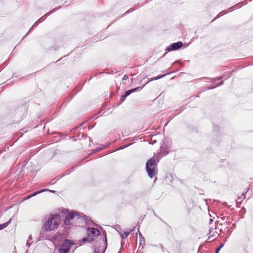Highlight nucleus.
Here are the masks:
<instances>
[{"label": "nucleus", "instance_id": "nucleus-7", "mask_svg": "<svg viewBox=\"0 0 253 253\" xmlns=\"http://www.w3.org/2000/svg\"><path fill=\"white\" fill-rule=\"evenodd\" d=\"M76 222L79 224V226H82L84 225H89L92 221L90 218L86 216L84 213L78 212Z\"/></svg>", "mask_w": 253, "mask_h": 253}, {"label": "nucleus", "instance_id": "nucleus-9", "mask_svg": "<svg viewBox=\"0 0 253 253\" xmlns=\"http://www.w3.org/2000/svg\"><path fill=\"white\" fill-rule=\"evenodd\" d=\"M183 43L182 42H174L171 43L170 45H169L166 48V50L168 52L177 50L181 48L183 46Z\"/></svg>", "mask_w": 253, "mask_h": 253}, {"label": "nucleus", "instance_id": "nucleus-25", "mask_svg": "<svg viewBox=\"0 0 253 253\" xmlns=\"http://www.w3.org/2000/svg\"><path fill=\"white\" fill-rule=\"evenodd\" d=\"M134 10V9L130 8V9H129V10H128L127 11H126V12L124 14H124H126V13H130V12H131L133 11Z\"/></svg>", "mask_w": 253, "mask_h": 253}, {"label": "nucleus", "instance_id": "nucleus-20", "mask_svg": "<svg viewBox=\"0 0 253 253\" xmlns=\"http://www.w3.org/2000/svg\"><path fill=\"white\" fill-rule=\"evenodd\" d=\"M223 244H221L215 250V253H218L221 249L223 247Z\"/></svg>", "mask_w": 253, "mask_h": 253}, {"label": "nucleus", "instance_id": "nucleus-49", "mask_svg": "<svg viewBox=\"0 0 253 253\" xmlns=\"http://www.w3.org/2000/svg\"><path fill=\"white\" fill-rule=\"evenodd\" d=\"M154 214L155 216H157V215L156 214V213L154 212Z\"/></svg>", "mask_w": 253, "mask_h": 253}, {"label": "nucleus", "instance_id": "nucleus-23", "mask_svg": "<svg viewBox=\"0 0 253 253\" xmlns=\"http://www.w3.org/2000/svg\"><path fill=\"white\" fill-rule=\"evenodd\" d=\"M216 235H218L217 234V232L216 231H215V232H213V233L209 237V239H211L212 237H215Z\"/></svg>", "mask_w": 253, "mask_h": 253}, {"label": "nucleus", "instance_id": "nucleus-3", "mask_svg": "<svg viewBox=\"0 0 253 253\" xmlns=\"http://www.w3.org/2000/svg\"><path fill=\"white\" fill-rule=\"evenodd\" d=\"M52 242L55 245L53 253H63V231H59L55 234Z\"/></svg>", "mask_w": 253, "mask_h": 253}, {"label": "nucleus", "instance_id": "nucleus-4", "mask_svg": "<svg viewBox=\"0 0 253 253\" xmlns=\"http://www.w3.org/2000/svg\"><path fill=\"white\" fill-rule=\"evenodd\" d=\"M146 170L148 176L152 178L158 173L157 164L156 162L154 156L150 158L146 163Z\"/></svg>", "mask_w": 253, "mask_h": 253}, {"label": "nucleus", "instance_id": "nucleus-18", "mask_svg": "<svg viewBox=\"0 0 253 253\" xmlns=\"http://www.w3.org/2000/svg\"><path fill=\"white\" fill-rule=\"evenodd\" d=\"M10 220L4 223L0 224V230L6 228L9 224Z\"/></svg>", "mask_w": 253, "mask_h": 253}, {"label": "nucleus", "instance_id": "nucleus-33", "mask_svg": "<svg viewBox=\"0 0 253 253\" xmlns=\"http://www.w3.org/2000/svg\"><path fill=\"white\" fill-rule=\"evenodd\" d=\"M26 246L27 247H30L31 246V244H30V243H29L28 241H27V242L26 243Z\"/></svg>", "mask_w": 253, "mask_h": 253}, {"label": "nucleus", "instance_id": "nucleus-37", "mask_svg": "<svg viewBox=\"0 0 253 253\" xmlns=\"http://www.w3.org/2000/svg\"><path fill=\"white\" fill-rule=\"evenodd\" d=\"M69 173H70V172H69V171H67L66 172V173H64V175H65V174H69Z\"/></svg>", "mask_w": 253, "mask_h": 253}, {"label": "nucleus", "instance_id": "nucleus-35", "mask_svg": "<svg viewBox=\"0 0 253 253\" xmlns=\"http://www.w3.org/2000/svg\"><path fill=\"white\" fill-rule=\"evenodd\" d=\"M216 86H213V87H208L207 88L208 89H213V88H214Z\"/></svg>", "mask_w": 253, "mask_h": 253}, {"label": "nucleus", "instance_id": "nucleus-41", "mask_svg": "<svg viewBox=\"0 0 253 253\" xmlns=\"http://www.w3.org/2000/svg\"><path fill=\"white\" fill-rule=\"evenodd\" d=\"M246 190H253L252 188L249 187L248 188V189H246Z\"/></svg>", "mask_w": 253, "mask_h": 253}, {"label": "nucleus", "instance_id": "nucleus-29", "mask_svg": "<svg viewBox=\"0 0 253 253\" xmlns=\"http://www.w3.org/2000/svg\"><path fill=\"white\" fill-rule=\"evenodd\" d=\"M159 247L160 248L162 249V251L164 252V246L162 244H159Z\"/></svg>", "mask_w": 253, "mask_h": 253}, {"label": "nucleus", "instance_id": "nucleus-32", "mask_svg": "<svg viewBox=\"0 0 253 253\" xmlns=\"http://www.w3.org/2000/svg\"><path fill=\"white\" fill-rule=\"evenodd\" d=\"M212 231H213L212 227H211L210 228V234H211V233L212 232Z\"/></svg>", "mask_w": 253, "mask_h": 253}, {"label": "nucleus", "instance_id": "nucleus-24", "mask_svg": "<svg viewBox=\"0 0 253 253\" xmlns=\"http://www.w3.org/2000/svg\"><path fill=\"white\" fill-rule=\"evenodd\" d=\"M39 23V22L38 21H37L34 23V24L33 25V26L31 28V29H30V30L29 31V32L26 34V35H27L29 33L30 31L32 30V29L33 28V27L34 26H37V25L38 24V23Z\"/></svg>", "mask_w": 253, "mask_h": 253}, {"label": "nucleus", "instance_id": "nucleus-26", "mask_svg": "<svg viewBox=\"0 0 253 253\" xmlns=\"http://www.w3.org/2000/svg\"><path fill=\"white\" fill-rule=\"evenodd\" d=\"M128 79V76L126 75H125L123 78V80H127Z\"/></svg>", "mask_w": 253, "mask_h": 253}, {"label": "nucleus", "instance_id": "nucleus-43", "mask_svg": "<svg viewBox=\"0 0 253 253\" xmlns=\"http://www.w3.org/2000/svg\"><path fill=\"white\" fill-rule=\"evenodd\" d=\"M41 190H49L47 188H44V189H42Z\"/></svg>", "mask_w": 253, "mask_h": 253}, {"label": "nucleus", "instance_id": "nucleus-13", "mask_svg": "<svg viewBox=\"0 0 253 253\" xmlns=\"http://www.w3.org/2000/svg\"><path fill=\"white\" fill-rule=\"evenodd\" d=\"M131 231L124 232V231H118L119 235L121 236L123 239L126 238Z\"/></svg>", "mask_w": 253, "mask_h": 253}, {"label": "nucleus", "instance_id": "nucleus-15", "mask_svg": "<svg viewBox=\"0 0 253 253\" xmlns=\"http://www.w3.org/2000/svg\"><path fill=\"white\" fill-rule=\"evenodd\" d=\"M43 191H37V192H34V193H33V194H30V195H28V196H27L25 197L24 198V200H27V199H29L30 198H31V197H33V196H35L37 195V194H38L39 193H41V192H43Z\"/></svg>", "mask_w": 253, "mask_h": 253}, {"label": "nucleus", "instance_id": "nucleus-39", "mask_svg": "<svg viewBox=\"0 0 253 253\" xmlns=\"http://www.w3.org/2000/svg\"><path fill=\"white\" fill-rule=\"evenodd\" d=\"M156 142H157V140H154V141L152 143V144H154L156 143Z\"/></svg>", "mask_w": 253, "mask_h": 253}, {"label": "nucleus", "instance_id": "nucleus-30", "mask_svg": "<svg viewBox=\"0 0 253 253\" xmlns=\"http://www.w3.org/2000/svg\"><path fill=\"white\" fill-rule=\"evenodd\" d=\"M223 14H221V13H219L217 15V16L214 18V20L216 19V18H218L219 17H220V16H222Z\"/></svg>", "mask_w": 253, "mask_h": 253}, {"label": "nucleus", "instance_id": "nucleus-45", "mask_svg": "<svg viewBox=\"0 0 253 253\" xmlns=\"http://www.w3.org/2000/svg\"><path fill=\"white\" fill-rule=\"evenodd\" d=\"M242 210H243V211H244V212H245L246 210H245V208H243L242 209Z\"/></svg>", "mask_w": 253, "mask_h": 253}, {"label": "nucleus", "instance_id": "nucleus-8", "mask_svg": "<svg viewBox=\"0 0 253 253\" xmlns=\"http://www.w3.org/2000/svg\"><path fill=\"white\" fill-rule=\"evenodd\" d=\"M144 86V85L135 87L134 88H131L130 89H129V90L126 91L125 92V93L121 96L120 100L121 101V102H123L125 100V98L127 96H128L129 95H130L131 93L134 92L136 91H139L140 90L142 89Z\"/></svg>", "mask_w": 253, "mask_h": 253}, {"label": "nucleus", "instance_id": "nucleus-21", "mask_svg": "<svg viewBox=\"0 0 253 253\" xmlns=\"http://www.w3.org/2000/svg\"><path fill=\"white\" fill-rule=\"evenodd\" d=\"M223 76H221L217 78H215L214 79H211V80H214V81H217V80H221L223 79ZM208 79H210V78H208Z\"/></svg>", "mask_w": 253, "mask_h": 253}, {"label": "nucleus", "instance_id": "nucleus-10", "mask_svg": "<svg viewBox=\"0 0 253 253\" xmlns=\"http://www.w3.org/2000/svg\"><path fill=\"white\" fill-rule=\"evenodd\" d=\"M74 243L68 239L64 240V253H68L71 249H73Z\"/></svg>", "mask_w": 253, "mask_h": 253}, {"label": "nucleus", "instance_id": "nucleus-12", "mask_svg": "<svg viewBox=\"0 0 253 253\" xmlns=\"http://www.w3.org/2000/svg\"><path fill=\"white\" fill-rule=\"evenodd\" d=\"M160 153H161L163 156H165L168 154L169 151L168 150L167 147L165 146H161L160 148Z\"/></svg>", "mask_w": 253, "mask_h": 253}, {"label": "nucleus", "instance_id": "nucleus-31", "mask_svg": "<svg viewBox=\"0 0 253 253\" xmlns=\"http://www.w3.org/2000/svg\"><path fill=\"white\" fill-rule=\"evenodd\" d=\"M175 63H177L180 64L181 66H183V64L180 62V61L177 60Z\"/></svg>", "mask_w": 253, "mask_h": 253}, {"label": "nucleus", "instance_id": "nucleus-14", "mask_svg": "<svg viewBox=\"0 0 253 253\" xmlns=\"http://www.w3.org/2000/svg\"><path fill=\"white\" fill-rule=\"evenodd\" d=\"M56 9H53L52 10L47 12V13H46L43 17H41V18H40L38 20H37L39 23L40 22H42L44 19H43V17L45 16L46 17L47 16H48V15H49L50 14H51V13H52L53 12H54L55 11H56Z\"/></svg>", "mask_w": 253, "mask_h": 253}, {"label": "nucleus", "instance_id": "nucleus-5", "mask_svg": "<svg viewBox=\"0 0 253 253\" xmlns=\"http://www.w3.org/2000/svg\"><path fill=\"white\" fill-rule=\"evenodd\" d=\"M78 211H69V210L64 209V225H69L76 222L78 214Z\"/></svg>", "mask_w": 253, "mask_h": 253}, {"label": "nucleus", "instance_id": "nucleus-28", "mask_svg": "<svg viewBox=\"0 0 253 253\" xmlns=\"http://www.w3.org/2000/svg\"><path fill=\"white\" fill-rule=\"evenodd\" d=\"M223 84H224L223 81H222V82H221L220 83H219L218 84H217L215 86H216H216H220V85H223Z\"/></svg>", "mask_w": 253, "mask_h": 253}, {"label": "nucleus", "instance_id": "nucleus-48", "mask_svg": "<svg viewBox=\"0 0 253 253\" xmlns=\"http://www.w3.org/2000/svg\"><path fill=\"white\" fill-rule=\"evenodd\" d=\"M96 117H95V118H94L95 119H97V117H98L97 115H96Z\"/></svg>", "mask_w": 253, "mask_h": 253}, {"label": "nucleus", "instance_id": "nucleus-40", "mask_svg": "<svg viewBox=\"0 0 253 253\" xmlns=\"http://www.w3.org/2000/svg\"><path fill=\"white\" fill-rule=\"evenodd\" d=\"M29 240H31L32 239V236L31 235L29 236Z\"/></svg>", "mask_w": 253, "mask_h": 253}, {"label": "nucleus", "instance_id": "nucleus-2", "mask_svg": "<svg viewBox=\"0 0 253 253\" xmlns=\"http://www.w3.org/2000/svg\"><path fill=\"white\" fill-rule=\"evenodd\" d=\"M28 161H25V164L22 166V169L20 170L17 175L23 176L25 175L28 177H34L37 173L36 166L33 165L31 163L28 164Z\"/></svg>", "mask_w": 253, "mask_h": 253}, {"label": "nucleus", "instance_id": "nucleus-1", "mask_svg": "<svg viewBox=\"0 0 253 253\" xmlns=\"http://www.w3.org/2000/svg\"><path fill=\"white\" fill-rule=\"evenodd\" d=\"M61 217L59 213L49 214L45 215L40 233L42 239L48 238L47 233L57 228L60 223Z\"/></svg>", "mask_w": 253, "mask_h": 253}, {"label": "nucleus", "instance_id": "nucleus-19", "mask_svg": "<svg viewBox=\"0 0 253 253\" xmlns=\"http://www.w3.org/2000/svg\"><path fill=\"white\" fill-rule=\"evenodd\" d=\"M105 148H106V146L102 147H97V148L94 149L93 150V152L94 153L97 152H99L100 151H101L102 150L104 149Z\"/></svg>", "mask_w": 253, "mask_h": 253}, {"label": "nucleus", "instance_id": "nucleus-42", "mask_svg": "<svg viewBox=\"0 0 253 253\" xmlns=\"http://www.w3.org/2000/svg\"><path fill=\"white\" fill-rule=\"evenodd\" d=\"M169 175L170 176L171 178L173 179L172 174H170Z\"/></svg>", "mask_w": 253, "mask_h": 253}, {"label": "nucleus", "instance_id": "nucleus-22", "mask_svg": "<svg viewBox=\"0 0 253 253\" xmlns=\"http://www.w3.org/2000/svg\"><path fill=\"white\" fill-rule=\"evenodd\" d=\"M246 193V192L245 193H243L240 197H238V200H242L243 199H244L245 198V194Z\"/></svg>", "mask_w": 253, "mask_h": 253}, {"label": "nucleus", "instance_id": "nucleus-11", "mask_svg": "<svg viewBox=\"0 0 253 253\" xmlns=\"http://www.w3.org/2000/svg\"><path fill=\"white\" fill-rule=\"evenodd\" d=\"M103 234H104V239H103V241L104 242L105 247L103 249L102 253H104V252L105 251V250L106 249L107 244L106 233L105 231H103ZM99 251L100 250H99V247L98 248V247H95L94 248V253H99Z\"/></svg>", "mask_w": 253, "mask_h": 253}, {"label": "nucleus", "instance_id": "nucleus-47", "mask_svg": "<svg viewBox=\"0 0 253 253\" xmlns=\"http://www.w3.org/2000/svg\"><path fill=\"white\" fill-rule=\"evenodd\" d=\"M13 172H14V170H11L10 173H12Z\"/></svg>", "mask_w": 253, "mask_h": 253}, {"label": "nucleus", "instance_id": "nucleus-44", "mask_svg": "<svg viewBox=\"0 0 253 253\" xmlns=\"http://www.w3.org/2000/svg\"><path fill=\"white\" fill-rule=\"evenodd\" d=\"M50 192H53V193H55L56 192V191H54V190H53V191H49Z\"/></svg>", "mask_w": 253, "mask_h": 253}, {"label": "nucleus", "instance_id": "nucleus-17", "mask_svg": "<svg viewBox=\"0 0 253 253\" xmlns=\"http://www.w3.org/2000/svg\"><path fill=\"white\" fill-rule=\"evenodd\" d=\"M166 75L167 74H164V75H162L158 76V77H157L156 78L150 79V80H148V81L147 82V83H149V82H151V81H156V80H157L158 79H161V78L164 77L165 76H166Z\"/></svg>", "mask_w": 253, "mask_h": 253}, {"label": "nucleus", "instance_id": "nucleus-34", "mask_svg": "<svg viewBox=\"0 0 253 253\" xmlns=\"http://www.w3.org/2000/svg\"><path fill=\"white\" fill-rule=\"evenodd\" d=\"M82 138H84L85 136V137H87L86 135H85L83 133H81Z\"/></svg>", "mask_w": 253, "mask_h": 253}, {"label": "nucleus", "instance_id": "nucleus-46", "mask_svg": "<svg viewBox=\"0 0 253 253\" xmlns=\"http://www.w3.org/2000/svg\"><path fill=\"white\" fill-rule=\"evenodd\" d=\"M230 9H231V10L232 11L234 9H233V7H231L230 8Z\"/></svg>", "mask_w": 253, "mask_h": 253}, {"label": "nucleus", "instance_id": "nucleus-16", "mask_svg": "<svg viewBox=\"0 0 253 253\" xmlns=\"http://www.w3.org/2000/svg\"><path fill=\"white\" fill-rule=\"evenodd\" d=\"M139 236L140 238V243H139L140 246L144 245H145L144 237L143 236V235H142V234L141 233H139Z\"/></svg>", "mask_w": 253, "mask_h": 253}, {"label": "nucleus", "instance_id": "nucleus-6", "mask_svg": "<svg viewBox=\"0 0 253 253\" xmlns=\"http://www.w3.org/2000/svg\"><path fill=\"white\" fill-rule=\"evenodd\" d=\"M100 233L99 231L96 228L88 227L87 230V237L83 238L82 242L84 243L86 241L88 242L92 241L93 240V237L99 235Z\"/></svg>", "mask_w": 253, "mask_h": 253}, {"label": "nucleus", "instance_id": "nucleus-36", "mask_svg": "<svg viewBox=\"0 0 253 253\" xmlns=\"http://www.w3.org/2000/svg\"><path fill=\"white\" fill-rule=\"evenodd\" d=\"M213 220L212 219H210V224H211V223L213 222Z\"/></svg>", "mask_w": 253, "mask_h": 253}, {"label": "nucleus", "instance_id": "nucleus-38", "mask_svg": "<svg viewBox=\"0 0 253 253\" xmlns=\"http://www.w3.org/2000/svg\"><path fill=\"white\" fill-rule=\"evenodd\" d=\"M240 3L238 4H236L235 6H236L237 8H239L240 7H241V6H238V5H239Z\"/></svg>", "mask_w": 253, "mask_h": 253}, {"label": "nucleus", "instance_id": "nucleus-27", "mask_svg": "<svg viewBox=\"0 0 253 253\" xmlns=\"http://www.w3.org/2000/svg\"><path fill=\"white\" fill-rule=\"evenodd\" d=\"M129 145V144L128 145H124V146H122L120 147V148L119 149V150L120 149H124L126 147H127V146H128Z\"/></svg>", "mask_w": 253, "mask_h": 253}]
</instances>
